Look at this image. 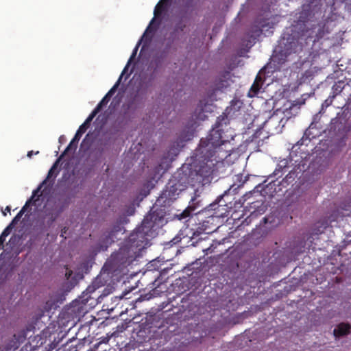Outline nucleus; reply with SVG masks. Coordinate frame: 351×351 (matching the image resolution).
<instances>
[{
  "instance_id": "obj_1",
  "label": "nucleus",
  "mask_w": 351,
  "mask_h": 351,
  "mask_svg": "<svg viewBox=\"0 0 351 351\" xmlns=\"http://www.w3.org/2000/svg\"><path fill=\"white\" fill-rule=\"evenodd\" d=\"M228 123L226 115L219 116L215 126L210 131L206 138H202L198 147L194 153V159L191 168L189 182L193 186H199L194 190L189 205L182 213L177 214L178 219L182 220L191 215V212L199 207L201 200L199 199L204 185L210 184L213 175L217 171V165L230 155V151L224 149L222 146L229 143L222 136L223 125Z\"/></svg>"
},
{
  "instance_id": "obj_2",
  "label": "nucleus",
  "mask_w": 351,
  "mask_h": 351,
  "mask_svg": "<svg viewBox=\"0 0 351 351\" xmlns=\"http://www.w3.org/2000/svg\"><path fill=\"white\" fill-rule=\"evenodd\" d=\"M162 210H155L145 216L140 226L137 227L120 247L112 253L102 267L104 273L117 276L126 274L128 266L138 256L141 251L149 243V237L153 236L154 228L164 220Z\"/></svg>"
},
{
  "instance_id": "obj_3",
  "label": "nucleus",
  "mask_w": 351,
  "mask_h": 351,
  "mask_svg": "<svg viewBox=\"0 0 351 351\" xmlns=\"http://www.w3.org/2000/svg\"><path fill=\"white\" fill-rule=\"evenodd\" d=\"M322 0H304L301 11L291 25V35L304 49L328 38L336 25L337 14L322 15Z\"/></svg>"
},
{
  "instance_id": "obj_4",
  "label": "nucleus",
  "mask_w": 351,
  "mask_h": 351,
  "mask_svg": "<svg viewBox=\"0 0 351 351\" xmlns=\"http://www.w3.org/2000/svg\"><path fill=\"white\" fill-rule=\"evenodd\" d=\"M283 47H280L278 51H275V54L273 56L274 61L279 64L285 63L289 55L300 53L304 50L298 40L293 38L291 34L287 38V42L283 43Z\"/></svg>"
},
{
  "instance_id": "obj_5",
  "label": "nucleus",
  "mask_w": 351,
  "mask_h": 351,
  "mask_svg": "<svg viewBox=\"0 0 351 351\" xmlns=\"http://www.w3.org/2000/svg\"><path fill=\"white\" fill-rule=\"evenodd\" d=\"M90 123V122H87V119H86V121H84V123L79 127L73 138L71 140V141L70 142L69 145L66 147L65 150L60 155V158H63L64 156L66 155V154L68 152H69L70 150L75 151L76 149L78 141H80L82 135L86 131L87 128L89 127Z\"/></svg>"
},
{
  "instance_id": "obj_6",
  "label": "nucleus",
  "mask_w": 351,
  "mask_h": 351,
  "mask_svg": "<svg viewBox=\"0 0 351 351\" xmlns=\"http://www.w3.org/2000/svg\"><path fill=\"white\" fill-rule=\"evenodd\" d=\"M214 217L208 216L206 219L203 220L202 223H199L197 228L195 232L197 234L202 233L210 234L216 230V226L213 224Z\"/></svg>"
},
{
  "instance_id": "obj_7",
  "label": "nucleus",
  "mask_w": 351,
  "mask_h": 351,
  "mask_svg": "<svg viewBox=\"0 0 351 351\" xmlns=\"http://www.w3.org/2000/svg\"><path fill=\"white\" fill-rule=\"evenodd\" d=\"M305 104V99H298L291 104L288 108H286L284 111L285 116L289 119L293 116H295L300 111V106Z\"/></svg>"
},
{
  "instance_id": "obj_8",
  "label": "nucleus",
  "mask_w": 351,
  "mask_h": 351,
  "mask_svg": "<svg viewBox=\"0 0 351 351\" xmlns=\"http://www.w3.org/2000/svg\"><path fill=\"white\" fill-rule=\"evenodd\" d=\"M226 205H220L219 203L214 202L209 205L210 210H214V214L210 215V217H213L214 219L219 218V217H227V208H225Z\"/></svg>"
},
{
  "instance_id": "obj_9",
  "label": "nucleus",
  "mask_w": 351,
  "mask_h": 351,
  "mask_svg": "<svg viewBox=\"0 0 351 351\" xmlns=\"http://www.w3.org/2000/svg\"><path fill=\"white\" fill-rule=\"evenodd\" d=\"M351 326L348 323H341L334 329L333 333L336 337L348 335L350 332Z\"/></svg>"
},
{
  "instance_id": "obj_10",
  "label": "nucleus",
  "mask_w": 351,
  "mask_h": 351,
  "mask_svg": "<svg viewBox=\"0 0 351 351\" xmlns=\"http://www.w3.org/2000/svg\"><path fill=\"white\" fill-rule=\"evenodd\" d=\"M207 111L208 110L206 101L204 100L199 101L195 111L196 119L202 120L204 119L206 116L204 115V112Z\"/></svg>"
},
{
  "instance_id": "obj_11",
  "label": "nucleus",
  "mask_w": 351,
  "mask_h": 351,
  "mask_svg": "<svg viewBox=\"0 0 351 351\" xmlns=\"http://www.w3.org/2000/svg\"><path fill=\"white\" fill-rule=\"evenodd\" d=\"M276 122V121L275 119L272 117L269 118L268 120L265 121L263 124V127L258 128L253 134V136L256 138H260L262 130L265 128L268 130L267 132V133H271L270 132L269 126L274 125Z\"/></svg>"
},
{
  "instance_id": "obj_12",
  "label": "nucleus",
  "mask_w": 351,
  "mask_h": 351,
  "mask_svg": "<svg viewBox=\"0 0 351 351\" xmlns=\"http://www.w3.org/2000/svg\"><path fill=\"white\" fill-rule=\"evenodd\" d=\"M172 182H170L168 183V184L166 186V189L164 191V195L166 197H168L169 198L173 197L176 195H178V188L176 186V184H171Z\"/></svg>"
},
{
  "instance_id": "obj_13",
  "label": "nucleus",
  "mask_w": 351,
  "mask_h": 351,
  "mask_svg": "<svg viewBox=\"0 0 351 351\" xmlns=\"http://www.w3.org/2000/svg\"><path fill=\"white\" fill-rule=\"evenodd\" d=\"M263 29L261 27L256 25H253L251 27L250 30L247 32V36L252 38L253 40H255L258 37L261 36L262 34Z\"/></svg>"
},
{
  "instance_id": "obj_14",
  "label": "nucleus",
  "mask_w": 351,
  "mask_h": 351,
  "mask_svg": "<svg viewBox=\"0 0 351 351\" xmlns=\"http://www.w3.org/2000/svg\"><path fill=\"white\" fill-rule=\"evenodd\" d=\"M262 86L263 85L254 82V83L252 84V85L249 90L248 96L250 97H253L256 96L259 93L261 88H262Z\"/></svg>"
},
{
  "instance_id": "obj_15",
  "label": "nucleus",
  "mask_w": 351,
  "mask_h": 351,
  "mask_svg": "<svg viewBox=\"0 0 351 351\" xmlns=\"http://www.w3.org/2000/svg\"><path fill=\"white\" fill-rule=\"evenodd\" d=\"M105 106L101 101L97 105L95 109L92 111V112L87 117V122H91L92 120L95 118V117L101 111L103 106Z\"/></svg>"
},
{
  "instance_id": "obj_16",
  "label": "nucleus",
  "mask_w": 351,
  "mask_h": 351,
  "mask_svg": "<svg viewBox=\"0 0 351 351\" xmlns=\"http://www.w3.org/2000/svg\"><path fill=\"white\" fill-rule=\"evenodd\" d=\"M344 82L342 81H339L337 83H335L332 88L333 93L332 95H335V97L336 95L340 94L344 88Z\"/></svg>"
},
{
  "instance_id": "obj_17",
  "label": "nucleus",
  "mask_w": 351,
  "mask_h": 351,
  "mask_svg": "<svg viewBox=\"0 0 351 351\" xmlns=\"http://www.w3.org/2000/svg\"><path fill=\"white\" fill-rule=\"evenodd\" d=\"M62 158H60V156L59 158L56 161V162L52 165V167H51V169H49V171L48 172V174H47V179L49 180L52 177H54V178L56 177L58 173H55V171H56V169L58 168V165L59 161Z\"/></svg>"
},
{
  "instance_id": "obj_18",
  "label": "nucleus",
  "mask_w": 351,
  "mask_h": 351,
  "mask_svg": "<svg viewBox=\"0 0 351 351\" xmlns=\"http://www.w3.org/2000/svg\"><path fill=\"white\" fill-rule=\"evenodd\" d=\"M40 189H41V185L37 189H36L33 191L32 196L31 197V198L29 200H27L25 204L23 206V208H21V210L19 212L22 213V214L25 213L27 207L29 206V204L31 203L32 199L34 198V196H36L37 195V193L40 190Z\"/></svg>"
},
{
  "instance_id": "obj_19",
  "label": "nucleus",
  "mask_w": 351,
  "mask_h": 351,
  "mask_svg": "<svg viewBox=\"0 0 351 351\" xmlns=\"http://www.w3.org/2000/svg\"><path fill=\"white\" fill-rule=\"evenodd\" d=\"M120 230L119 227L117 228H115V230H111L109 232H107L108 234L105 235V241L104 243L106 244H110L112 242H113V237H114V232H117Z\"/></svg>"
},
{
  "instance_id": "obj_20",
  "label": "nucleus",
  "mask_w": 351,
  "mask_h": 351,
  "mask_svg": "<svg viewBox=\"0 0 351 351\" xmlns=\"http://www.w3.org/2000/svg\"><path fill=\"white\" fill-rule=\"evenodd\" d=\"M335 95H332L329 96L326 99H325V101L322 104L319 112H324V110L332 104Z\"/></svg>"
},
{
  "instance_id": "obj_21",
  "label": "nucleus",
  "mask_w": 351,
  "mask_h": 351,
  "mask_svg": "<svg viewBox=\"0 0 351 351\" xmlns=\"http://www.w3.org/2000/svg\"><path fill=\"white\" fill-rule=\"evenodd\" d=\"M145 334H146V331L145 330H140L137 332V337H138V342H140V343L147 342L150 340L149 337H145Z\"/></svg>"
},
{
  "instance_id": "obj_22",
  "label": "nucleus",
  "mask_w": 351,
  "mask_h": 351,
  "mask_svg": "<svg viewBox=\"0 0 351 351\" xmlns=\"http://www.w3.org/2000/svg\"><path fill=\"white\" fill-rule=\"evenodd\" d=\"M165 7L164 3H162V1H160L156 5L154 9V16H158L165 10Z\"/></svg>"
},
{
  "instance_id": "obj_23",
  "label": "nucleus",
  "mask_w": 351,
  "mask_h": 351,
  "mask_svg": "<svg viewBox=\"0 0 351 351\" xmlns=\"http://www.w3.org/2000/svg\"><path fill=\"white\" fill-rule=\"evenodd\" d=\"M110 339V336H106L101 338V339L95 344V349L100 348L101 346L105 344L106 346L108 344V342Z\"/></svg>"
},
{
  "instance_id": "obj_24",
  "label": "nucleus",
  "mask_w": 351,
  "mask_h": 351,
  "mask_svg": "<svg viewBox=\"0 0 351 351\" xmlns=\"http://www.w3.org/2000/svg\"><path fill=\"white\" fill-rule=\"evenodd\" d=\"M185 27H186L185 25L181 22L177 23L175 26L173 32H172L171 34V36L174 39L176 38V32H178V31L182 32V31H184Z\"/></svg>"
},
{
  "instance_id": "obj_25",
  "label": "nucleus",
  "mask_w": 351,
  "mask_h": 351,
  "mask_svg": "<svg viewBox=\"0 0 351 351\" xmlns=\"http://www.w3.org/2000/svg\"><path fill=\"white\" fill-rule=\"evenodd\" d=\"M126 69H127V66L125 67V69H124L123 72H124ZM123 74V73H121V75L119 77V78L118 81L117 82V83L113 86V87L106 94V95H108L109 97H110L112 96V95L114 93V91L116 90L117 88L118 87V86H119V84L120 83V81L121 80Z\"/></svg>"
},
{
  "instance_id": "obj_26",
  "label": "nucleus",
  "mask_w": 351,
  "mask_h": 351,
  "mask_svg": "<svg viewBox=\"0 0 351 351\" xmlns=\"http://www.w3.org/2000/svg\"><path fill=\"white\" fill-rule=\"evenodd\" d=\"M311 132H310V128L308 129H306L304 132V134L302 136V138L297 143V145H302L304 143V141L306 139L310 140L311 139Z\"/></svg>"
},
{
  "instance_id": "obj_27",
  "label": "nucleus",
  "mask_w": 351,
  "mask_h": 351,
  "mask_svg": "<svg viewBox=\"0 0 351 351\" xmlns=\"http://www.w3.org/2000/svg\"><path fill=\"white\" fill-rule=\"evenodd\" d=\"M287 163V162L285 161L284 165H281V164L278 165L277 167L276 168L275 171L273 173L274 176H278L279 173H280L282 171V169L286 167ZM280 176H281V175L279 176V177H280Z\"/></svg>"
},
{
  "instance_id": "obj_28",
  "label": "nucleus",
  "mask_w": 351,
  "mask_h": 351,
  "mask_svg": "<svg viewBox=\"0 0 351 351\" xmlns=\"http://www.w3.org/2000/svg\"><path fill=\"white\" fill-rule=\"evenodd\" d=\"M23 215V214H22V213L19 212L18 214L12 219V222L10 223V226H14V225L16 224L19 222V221L21 219V218L22 217Z\"/></svg>"
},
{
  "instance_id": "obj_29",
  "label": "nucleus",
  "mask_w": 351,
  "mask_h": 351,
  "mask_svg": "<svg viewBox=\"0 0 351 351\" xmlns=\"http://www.w3.org/2000/svg\"><path fill=\"white\" fill-rule=\"evenodd\" d=\"M11 228V226H8L1 233L0 235V238H1L2 241H5V237L9 234L10 233V229Z\"/></svg>"
},
{
  "instance_id": "obj_30",
  "label": "nucleus",
  "mask_w": 351,
  "mask_h": 351,
  "mask_svg": "<svg viewBox=\"0 0 351 351\" xmlns=\"http://www.w3.org/2000/svg\"><path fill=\"white\" fill-rule=\"evenodd\" d=\"M141 40H139L138 44L136 45V47L134 48L133 53L128 62V65L130 64V61L135 57L137 50H138V48L139 45H141Z\"/></svg>"
},
{
  "instance_id": "obj_31",
  "label": "nucleus",
  "mask_w": 351,
  "mask_h": 351,
  "mask_svg": "<svg viewBox=\"0 0 351 351\" xmlns=\"http://www.w3.org/2000/svg\"><path fill=\"white\" fill-rule=\"evenodd\" d=\"M254 82H255L256 83L260 84L261 85L263 84L264 80H263V78L261 75V72H259L257 74V75L256 76V78H255Z\"/></svg>"
},
{
  "instance_id": "obj_32",
  "label": "nucleus",
  "mask_w": 351,
  "mask_h": 351,
  "mask_svg": "<svg viewBox=\"0 0 351 351\" xmlns=\"http://www.w3.org/2000/svg\"><path fill=\"white\" fill-rule=\"evenodd\" d=\"M110 99V97L106 95L100 101L106 106L109 101Z\"/></svg>"
},
{
  "instance_id": "obj_33",
  "label": "nucleus",
  "mask_w": 351,
  "mask_h": 351,
  "mask_svg": "<svg viewBox=\"0 0 351 351\" xmlns=\"http://www.w3.org/2000/svg\"><path fill=\"white\" fill-rule=\"evenodd\" d=\"M10 210H11V208H10V206H6V208H5V211H3V212H2V213H3V215L4 216H5V215H6V212H5V211H7V212H9V213H10Z\"/></svg>"
},
{
  "instance_id": "obj_34",
  "label": "nucleus",
  "mask_w": 351,
  "mask_h": 351,
  "mask_svg": "<svg viewBox=\"0 0 351 351\" xmlns=\"http://www.w3.org/2000/svg\"><path fill=\"white\" fill-rule=\"evenodd\" d=\"M211 247L212 246H210V247H208L207 249H206L205 250H204V252H206V254H208V253H211L213 252Z\"/></svg>"
},
{
  "instance_id": "obj_35",
  "label": "nucleus",
  "mask_w": 351,
  "mask_h": 351,
  "mask_svg": "<svg viewBox=\"0 0 351 351\" xmlns=\"http://www.w3.org/2000/svg\"><path fill=\"white\" fill-rule=\"evenodd\" d=\"M94 290H95V288H94V287H90V286H89V287L87 288V289H86V291H88V292H90H90H92V291H93Z\"/></svg>"
},
{
  "instance_id": "obj_36",
  "label": "nucleus",
  "mask_w": 351,
  "mask_h": 351,
  "mask_svg": "<svg viewBox=\"0 0 351 351\" xmlns=\"http://www.w3.org/2000/svg\"><path fill=\"white\" fill-rule=\"evenodd\" d=\"M32 155H33V151H29V152H28V153H27V156L29 158H31Z\"/></svg>"
},
{
  "instance_id": "obj_37",
  "label": "nucleus",
  "mask_w": 351,
  "mask_h": 351,
  "mask_svg": "<svg viewBox=\"0 0 351 351\" xmlns=\"http://www.w3.org/2000/svg\"><path fill=\"white\" fill-rule=\"evenodd\" d=\"M66 228H64V229L62 230V234H61V236L63 237V234L64 233H66Z\"/></svg>"
},
{
  "instance_id": "obj_38",
  "label": "nucleus",
  "mask_w": 351,
  "mask_h": 351,
  "mask_svg": "<svg viewBox=\"0 0 351 351\" xmlns=\"http://www.w3.org/2000/svg\"><path fill=\"white\" fill-rule=\"evenodd\" d=\"M99 349H95V346L93 348L89 349L88 351H97Z\"/></svg>"
},
{
  "instance_id": "obj_39",
  "label": "nucleus",
  "mask_w": 351,
  "mask_h": 351,
  "mask_svg": "<svg viewBox=\"0 0 351 351\" xmlns=\"http://www.w3.org/2000/svg\"><path fill=\"white\" fill-rule=\"evenodd\" d=\"M97 351H107V348H104V347H101V348L100 350L99 349Z\"/></svg>"
},
{
  "instance_id": "obj_40",
  "label": "nucleus",
  "mask_w": 351,
  "mask_h": 351,
  "mask_svg": "<svg viewBox=\"0 0 351 351\" xmlns=\"http://www.w3.org/2000/svg\"><path fill=\"white\" fill-rule=\"evenodd\" d=\"M133 213H134V208H131L129 214L132 215Z\"/></svg>"
},
{
  "instance_id": "obj_41",
  "label": "nucleus",
  "mask_w": 351,
  "mask_h": 351,
  "mask_svg": "<svg viewBox=\"0 0 351 351\" xmlns=\"http://www.w3.org/2000/svg\"><path fill=\"white\" fill-rule=\"evenodd\" d=\"M187 139L186 138V137H183L182 139H181V141H186Z\"/></svg>"
},
{
  "instance_id": "obj_42",
  "label": "nucleus",
  "mask_w": 351,
  "mask_h": 351,
  "mask_svg": "<svg viewBox=\"0 0 351 351\" xmlns=\"http://www.w3.org/2000/svg\"><path fill=\"white\" fill-rule=\"evenodd\" d=\"M149 29V25L147 27L146 31H147Z\"/></svg>"
}]
</instances>
